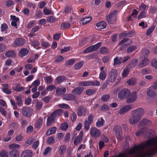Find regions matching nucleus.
<instances>
[{"mask_svg": "<svg viewBox=\"0 0 157 157\" xmlns=\"http://www.w3.org/2000/svg\"><path fill=\"white\" fill-rule=\"evenodd\" d=\"M140 124L141 125H150L151 124V122L147 119H144L141 121Z\"/></svg>", "mask_w": 157, "mask_h": 157, "instance_id": "obj_32", "label": "nucleus"}, {"mask_svg": "<svg viewBox=\"0 0 157 157\" xmlns=\"http://www.w3.org/2000/svg\"><path fill=\"white\" fill-rule=\"evenodd\" d=\"M68 127V125L66 123H64L61 124L60 128L63 130H67Z\"/></svg>", "mask_w": 157, "mask_h": 157, "instance_id": "obj_56", "label": "nucleus"}, {"mask_svg": "<svg viewBox=\"0 0 157 157\" xmlns=\"http://www.w3.org/2000/svg\"><path fill=\"white\" fill-rule=\"evenodd\" d=\"M63 59L64 58L62 56H59L57 57L56 59L55 60V61L56 62L60 63L61 62Z\"/></svg>", "mask_w": 157, "mask_h": 157, "instance_id": "obj_62", "label": "nucleus"}, {"mask_svg": "<svg viewBox=\"0 0 157 157\" xmlns=\"http://www.w3.org/2000/svg\"><path fill=\"white\" fill-rule=\"evenodd\" d=\"M66 147L64 145H62L59 148V152L60 155H63L65 152L66 150Z\"/></svg>", "mask_w": 157, "mask_h": 157, "instance_id": "obj_44", "label": "nucleus"}, {"mask_svg": "<svg viewBox=\"0 0 157 157\" xmlns=\"http://www.w3.org/2000/svg\"><path fill=\"white\" fill-rule=\"evenodd\" d=\"M137 49V47L135 45H132L128 48L127 50V52L128 53H130L133 52Z\"/></svg>", "mask_w": 157, "mask_h": 157, "instance_id": "obj_33", "label": "nucleus"}, {"mask_svg": "<svg viewBox=\"0 0 157 157\" xmlns=\"http://www.w3.org/2000/svg\"><path fill=\"white\" fill-rule=\"evenodd\" d=\"M96 92V90L94 89H87L86 92V95L90 96L94 94Z\"/></svg>", "mask_w": 157, "mask_h": 157, "instance_id": "obj_34", "label": "nucleus"}, {"mask_svg": "<svg viewBox=\"0 0 157 157\" xmlns=\"http://www.w3.org/2000/svg\"><path fill=\"white\" fill-rule=\"evenodd\" d=\"M77 115L78 116H85L88 113V110L82 106H80L78 108L77 110Z\"/></svg>", "mask_w": 157, "mask_h": 157, "instance_id": "obj_11", "label": "nucleus"}, {"mask_svg": "<svg viewBox=\"0 0 157 157\" xmlns=\"http://www.w3.org/2000/svg\"><path fill=\"white\" fill-rule=\"evenodd\" d=\"M100 52L101 54H106L108 52L107 49L105 47H102L100 49Z\"/></svg>", "mask_w": 157, "mask_h": 157, "instance_id": "obj_57", "label": "nucleus"}, {"mask_svg": "<svg viewBox=\"0 0 157 157\" xmlns=\"http://www.w3.org/2000/svg\"><path fill=\"white\" fill-rule=\"evenodd\" d=\"M110 98V95L109 94L103 95L101 97V99L102 101L105 102L109 100Z\"/></svg>", "mask_w": 157, "mask_h": 157, "instance_id": "obj_43", "label": "nucleus"}, {"mask_svg": "<svg viewBox=\"0 0 157 157\" xmlns=\"http://www.w3.org/2000/svg\"><path fill=\"white\" fill-rule=\"evenodd\" d=\"M154 90L151 88V87H149L147 92V95L151 98L154 97L156 95V93Z\"/></svg>", "mask_w": 157, "mask_h": 157, "instance_id": "obj_18", "label": "nucleus"}, {"mask_svg": "<svg viewBox=\"0 0 157 157\" xmlns=\"http://www.w3.org/2000/svg\"><path fill=\"white\" fill-rule=\"evenodd\" d=\"M118 75L117 70L116 69L111 70L109 72L108 78L109 81L112 82H114L116 81Z\"/></svg>", "mask_w": 157, "mask_h": 157, "instance_id": "obj_4", "label": "nucleus"}, {"mask_svg": "<svg viewBox=\"0 0 157 157\" xmlns=\"http://www.w3.org/2000/svg\"><path fill=\"white\" fill-rule=\"evenodd\" d=\"M126 98L125 101L127 103H131L135 102L137 99L136 92H134L131 94L130 93V94Z\"/></svg>", "mask_w": 157, "mask_h": 157, "instance_id": "obj_10", "label": "nucleus"}, {"mask_svg": "<svg viewBox=\"0 0 157 157\" xmlns=\"http://www.w3.org/2000/svg\"><path fill=\"white\" fill-rule=\"evenodd\" d=\"M138 62V61L137 59H134L130 61L129 65L131 67H134L137 64Z\"/></svg>", "mask_w": 157, "mask_h": 157, "instance_id": "obj_38", "label": "nucleus"}, {"mask_svg": "<svg viewBox=\"0 0 157 157\" xmlns=\"http://www.w3.org/2000/svg\"><path fill=\"white\" fill-rule=\"evenodd\" d=\"M151 65L153 67L157 69V59L153 60L151 62Z\"/></svg>", "mask_w": 157, "mask_h": 157, "instance_id": "obj_64", "label": "nucleus"}, {"mask_svg": "<svg viewBox=\"0 0 157 157\" xmlns=\"http://www.w3.org/2000/svg\"><path fill=\"white\" fill-rule=\"evenodd\" d=\"M32 44L34 47L36 48L37 47L39 46V43L38 40H34L32 41Z\"/></svg>", "mask_w": 157, "mask_h": 157, "instance_id": "obj_60", "label": "nucleus"}, {"mask_svg": "<svg viewBox=\"0 0 157 157\" xmlns=\"http://www.w3.org/2000/svg\"><path fill=\"white\" fill-rule=\"evenodd\" d=\"M84 90V88L82 87L78 86L73 90L72 93L75 95H79L81 94Z\"/></svg>", "mask_w": 157, "mask_h": 157, "instance_id": "obj_19", "label": "nucleus"}, {"mask_svg": "<svg viewBox=\"0 0 157 157\" xmlns=\"http://www.w3.org/2000/svg\"><path fill=\"white\" fill-rule=\"evenodd\" d=\"M56 89V86L53 85H49L47 88L46 90L51 91Z\"/></svg>", "mask_w": 157, "mask_h": 157, "instance_id": "obj_55", "label": "nucleus"}, {"mask_svg": "<svg viewBox=\"0 0 157 157\" xmlns=\"http://www.w3.org/2000/svg\"><path fill=\"white\" fill-rule=\"evenodd\" d=\"M20 147V145L16 144H12L9 145L8 146V147L11 149H14L17 148H19Z\"/></svg>", "mask_w": 157, "mask_h": 157, "instance_id": "obj_50", "label": "nucleus"}, {"mask_svg": "<svg viewBox=\"0 0 157 157\" xmlns=\"http://www.w3.org/2000/svg\"><path fill=\"white\" fill-rule=\"evenodd\" d=\"M36 21H31L27 25V27L28 28H30L34 26L36 24Z\"/></svg>", "mask_w": 157, "mask_h": 157, "instance_id": "obj_61", "label": "nucleus"}, {"mask_svg": "<svg viewBox=\"0 0 157 157\" xmlns=\"http://www.w3.org/2000/svg\"><path fill=\"white\" fill-rule=\"evenodd\" d=\"M144 110L142 108H139L132 111L131 117L129 119V123L132 124L138 123L144 113Z\"/></svg>", "mask_w": 157, "mask_h": 157, "instance_id": "obj_2", "label": "nucleus"}, {"mask_svg": "<svg viewBox=\"0 0 157 157\" xmlns=\"http://www.w3.org/2000/svg\"><path fill=\"white\" fill-rule=\"evenodd\" d=\"M56 118L53 116H52V114H51L50 116L47 119V125L49 126L51 125L55 122V119Z\"/></svg>", "mask_w": 157, "mask_h": 157, "instance_id": "obj_25", "label": "nucleus"}, {"mask_svg": "<svg viewBox=\"0 0 157 157\" xmlns=\"http://www.w3.org/2000/svg\"><path fill=\"white\" fill-rule=\"evenodd\" d=\"M56 130V128L55 127H53L50 128L46 132L47 135H50L55 133Z\"/></svg>", "mask_w": 157, "mask_h": 157, "instance_id": "obj_29", "label": "nucleus"}, {"mask_svg": "<svg viewBox=\"0 0 157 157\" xmlns=\"http://www.w3.org/2000/svg\"><path fill=\"white\" fill-rule=\"evenodd\" d=\"M90 136L94 138H98L100 137L101 132L100 130L95 127H92L90 131Z\"/></svg>", "mask_w": 157, "mask_h": 157, "instance_id": "obj_6", "label": "nucleus"}, {"mask_svg": "<svg viewBox=\"0 0 157 157\" xmlns=\"http://www.w3.org/2000/svg\"><path fill=\"white\" fill-rule=\"evenodd\" d=\"M136 82V79L132 78L129 79L127 82V83L130 86H132L134 85Z\"/></svg>", "mask_w": 157, "mask_h": 157, "instance_id": "obj_40", "label": "nucleus"}, {"mask_svg": "<svg viewBox=\"0 0 157 157\" xmlns=\"http://www.w3.org/2000/svg\"><path fill=\"white\" fill-rule=\"evenodd\" d=\"M83 124L85 129L88 130L90 128V124L87 120L85 121H84Z\"/></svg>", "mask_w": 157, "mask_h": 157, "instance_id": "obj_52", "label": "nucleus"}, {"mask_svg": "<svg viewBox=\"0 0 157 157\" xmlns=\"http://www.w3.org/2000/svg\"><path fill=\"white\" fill-rule=\"evenodd\" d=\"M25 43V40L22 38H17L13 44V46L14 47H16L17 46H21L23 45Z\"/></svg>", "mask_w": 157, "mask_h": 157, "instance_id": "obj_13", "label": "nucleus"}, {"mask_svg": "<svg viewBox=\"0 0 157 157\" xmlns=\"http://www.w3.org/2000/svg\"><path fill=\"white\" fill-rule=\"evenodd\" d=\"M65 79V78L64 76H59L56 79L55 81V82L56 83L59 84L62 82Z\"/></svg>", "mask_w": 157, "mask_h": 157, "instance_id": "obj_36", "label": "nucleus"}, {"mask_svg": "<svg viewBox=\"0 0 157 157\" xmlns=\"http://www.w3.org/2000/svg\"><path fill=\"white\" fill-rule=\"evenodd\" d=\"M62 113V110L61 109H58L54 111L51 114L52 116L56 118L57 117L61 116Z\"/></svg>", "mask_w": 157, "mask_h": 157, "instance_id": "obj_21", "label": "nucleus"}, {"mask_svg": "<svg viewBox=\"0 0 157 157\" xmlns=\"http://www.w3.org/2000/svg\"><path fill=\"white\" fill-rule=\"evenodd\" d=\"M130 92L129 90L128 89H123L118 93V98L121 99H124L129 95Z\"/></svg>", "mask_w": 157, "mask_h": 157, "instance_id": "obj_5", "label": "nucleus"}, {"mask_svg": "<svg viewBox=\"0 0 157 157\" xmlns=\"http://www.w3.org/2000/svg\"><path fill=\"white\" fill-rule=\"evenodd\" d=\"M66 92V89L64 87H59L56 88V93L57 94L60 96L63 95Z\"/></svg>", "mask_w": 157, "mask_h": 157, "instance_id": "obj_16", "label": "nucleus"}, {"mask_svg": "<svg viewBox=\"0 0 157 157\" xmlns=\"http://www.w3.org/2000/svg\"><path fill=\"white\" fill-rule=\"evenodd\" d=\"M83 63V61L78 62L74 65V67L76 69H79L82 67Z\"/></svg>", "mask_w": 157, "mask_h": 157, "instance_id": "obj_35", "label": "nucleus"}, {"mask_svg": "<svg viewBox=\"0 0 157 157\" xmlns=\"http://www.w3.org/2000/svg\"><path fill=\"white\" fill-rule=\"evenodd\" d=\"M79 85L83 86H91V81H85L81 82L79 83Z\"/></svg>", "mask_w": 157, "mask_h": 157, "instance_id": "obj_28", "label": "nucleus"}, {"mask_svg": "<svg viewBox=\"0 0 157 157\" xmlns=\"http://www.w3.org/2000/svg\"><path fill=\"white\" fill-rule=\"evenodd\" d=\"M28 50L25 48H23L19 52V55L21 57L25 56L28 53Z\"/></svg>", "mask_w": 157, "mask_h": 157, "instance_id": "obj_26", "label": "nucleus"}, {"mask_svg": "<svg viewBox=\"0 0 157 157\" xmlns=\"http://www.w3.org/2000/svg\"><path fill=\"white\" fill-rule=\"evenodd\" d=\"M5 56L8 57H12L15 56L16 54L13 50H10L6 52Z\"/></svg>", "mask_w": 157, "mask_h": 157, "instance_id": "obj_31", "label": "nucleus"}, {"mask_svg": "<svg viewBox=\"0 0 157 157\" xmlns=\"http://www.w3.org/2000/svg\"><path fill=\"white\" fill-rule=\"evenodd\" d=\"M83 135V132H81L79 135L75 138L74 141V144L75 145H77L81 142L82 139Z\"/></svg>", "mask_w": 157, "mask_h": 157, "instance_id": "obj_14", "label": "nucleus"}, {"mask_svg": "<svg viewBox=\"0 0 157 157\" xmlns=\"http://www.w3.org/2000/svg\"><path fill=\"white\" fill-rule=\"evenodd\" d=\"M58 106L60 108L65 109H68L70 108V107H69L68 105L64 103L62 104H59L58 105Z\"/></svg>", "mask_w": 157, "mask_h": 157, "instance_id": "obj_59", "label": "nucleus"}, {"mask_svg": "<svg viewBox=\"0 0 157 157\" xmlns=\"http://www.w3.org/2000/svg\"><path fill=\"white\" fill-rule=\"evenodd\" d=\"M117 11L116 10L114 11L107 16L106 20L108 23L111 24H114L116 21V15Z\"/></svg>", "mask_w": 157, "mask_h": 157, "instance_id": "obj_3", "label": "nucleus"}, {"mask_svg": "<svg viewBox=\"0 0 157 157\" xmlns=\"http://www.w3.org/2000/svg\"><path fill=\"white\" fill-rule=\"evenodd\" d=\"M114 135L118 139H121L122 136V131L121 126L116 125L113 128Z\"/></svg>", "mask_w": 157, "mask_h": 157, "instance_id": "obj_8", "label": "nucleus"}, {"mask_svg": "<svg viewBox=\"0 0 157 157\" xmlns=\"http://www.w3.org/2000/svg\"><path fill=\"white\" fill-rule=\"evenodd\" d=\"M22 98L21 96H17L15 97L16 100L17 101L16 104L19 106H21L23 104Z\"/></svg>", "mask_w": 157, "mask_h": 157, "instance_id": "obj_23", "label": "nucleus"}, {"mask_svg": "<svg viewBox=\"0 0 157 157\" xmlns=\"http://www.w3.org/2000/svg\"><path fill=\"white\" fill-rule=\"evenodd\" d=\"M106 26L105 23L103 21H101L96 24V29L98 30H100L105 28Z\"/></svg>", "mask_w": 157, "mask_h": 157, "instance_id": "obj_17", "label": "nucleus"}, {"mask_svg": "<svg viewBox=\"0 0 157 157\" xmlns=\"http://www.w3.org/2000/svg\"><path fill=\"white\" fill-rule=\"evenodd\" d=\"M33 113V110L29 107H24L22 109V114L24 116L30 117Z\"/></svg>", "mask_w": 157, "mask_h": 157, "instance_id": "obj_9", "label": "nucleus"}, {"mask_svg": "<svg viewBox=\"0 0 157 157\" xmlns=\"http://www.w3.org/2000/svg\"><path fill=\"white\" fill-rule=\"evenodd\" d=\"M13 89L17 92L22 91L24 90V88L22 86H16L13 88Z\"/></svg>", "mask_w": 157, "mask_h": 157, "instance_id": "obj_53", "label": "nucleus"}, {"mask_svg": "<svg viewBox=\"0 0 157 157\" xmlns=\"http://www.w3.org/2000/svg\"><path fill=\"white\" fill-rule=\"evenodd\" d=\"M148 59L147 58H145L140 62L138 65L140 68H142L146 66L148 64Z\"/></svg>", "mask_w": 157, "mask_h": 157, "instance_id": "obj_22", "label": "nucleus"}, {"mask_svg": "<svg viewBox=\"0 0 157 157\" xmlns=\"http://www.w3.org/2000/svg\"><path fill=\"white\" fill-rule=\"evenodd\" d=\"M149 12L151 13H154L157 11V6H151L149 10Z\"/></svg>", "mask_w": 157, "mask_h": 157, "instance_id": "obj_45", "label": "nucleus"}, {"mask_svg": "<svg viewBox=\"0 0 157 157\" xmlns=\"http://www.w3.org/2000/svg\"><path fill=\"white\" fill-rule=\"evenodd\" d=\"M101 43L99 42L96 44L91 46L86 49L83 52L84 53H87L89 52H92L96 50L101 45Z\"/></svg>", "mask_w": 157, "mask_h": 157, "instance_id": "obj_7", "label": "nucleus"}, {"mask_svg": "<svg viewBox=\"0 0 157 157\" xmlns=\"http://www.w3.org/2000/svg\"><path fill=\"white\" fill-rule=\"evenodd\" d=\"M63 98L65 100L68 101H71L76 99V97L74 95L70 94H66L64 95Z\"/></svg>", "mask_w": 157, "mask_h": 157, "instance_id": "obj_24", "label": "nucleus"}, {"mask_svg": "<svg viewBox=\"0 0 157 157\" xmlns=\"http://www.w3.org/2000/svg\"><path fill=\"white\" fill-rule=\"evenodd\" d=\"M71 7L70 6H67L65 8L64 12L65 13H68L69 12H71Z\"/></svg>", "mask_w": 157, "mask_h": 157, "instance_id": "obj_63", "label": "nucleus"}, {"mask_svg": "<svg viewBox=\"0 0 157 157\" xmlns=\"http://www.w3.org/2000/svg\"><path fill=\"white\" fill-rule=\"evenodd\" d=\"M33 153L31 150H27L23 151L21 154V157H32Z\"/></svg>", "mask_w": 157, "mask_h": 157, "instance_id": "obj_15", "label": "nucleus"}, {"mask_svg": "<svg viewBox=\"0 0 157 157\" xmlns=\"http://www.w3.org/2000/svg\"><path fill=\"white\" fill-rule=\"evenodd\" d=\"M47 143L51 144L55 143V139L53 136H51L48 138L47 141Z\"/></svg>", "mask_w": 157, "mask_h": 157, "instance_id": "obj_47", "label": "nucleus"}, {"mask_svg": "<svg viewBox=\"0 0 157 157\" xmlns=\"http://www.w3.org/2000/svg\"><path fill=\"white\" fill-rule=\"evenodd\" d=\"M92 18L90 17H88L84 18H82L81 21L82 22V23L83 25H85L89 23L91 20Z\"/></svg>", "mask_w": 157, "mask_h": 157, "instance_id": "obj_27", "label": "nucleus"}, {"mask_svg": "<svg viewBox=\"0 0 157 157\" xmlns=\"http://www.w3.org/2000/svg\"><path fill=\"white\" fill-rule=\"evenodd\" d=\"M147 131V130L146 128H143L137 131L136 133V135L137 136H139L143 133L146 132Z\"/></svg>", "mask_w": 157, "mask_h": 157, "instance_id": "obj_37", "label": "nucleus"}, {"mask_svg": "<svg viewBox=\"0 0 157 157\" xmlns=\"http://www.w3.org/2000/svg\"><path fill=\"white\" fill-rule=\"evenodd\" d=\"M130 71V69L128 67H126L124 68L122 73V77H126L128 75L129 72Z\"/></svg>", "mask_w": 157, "mask_h": 157, "instance_id": "obj_30", "label": "nucleus"}, {"mask_svg": "<svg viewBox=\"0 0 157 157\" xmlns=\"http://www.w3.org/2000/svg\"><path fill=\"white\" fill-rule=\"evenodd\" d=\"M71 26V24L69 22H64L61 25V29H66Z\"/></svg>", "mask_w": 157, "mask_h": 157, "instance_id": "obj_39", "label": "nucleus"}, {"mask_svg": "<svg viewBox=\"0 0 157 157\" xmlns=\"http://www.w3.org/2000/svg\"><path fill=\"white\" fill-rule=\"evenodd\" d=\"M106 77V72H101L99 74V78L101 80H104L105 79Z\"/></svg>", "mask_w": 157, "mask_h": 157, "instance_id": "obj_46", "label": "nucleus"}, {"mask_svg": "<svg viewBox=\"0 0 157 157\" xmlns=\"http://www.w3.org/2000/svg\"><path fill=\"white\" fill-rule=\"evenodd\" d=\"M44 80L47 84H50L52 82V78L49 76H46L44 78Z\"/></svg>", "mask_w": 157, "mask_h": 157, "instance_id": "obj_51", "label": "nucleus"}, {"mask_svg": "<svg viewBox=\"0 0 157 157\" xmlns=\"http://www.w3.org/2000/svg\"><path fill=\"white\" fill-rule=\"evenodd\" d=\"M19 152L15 149L11 150L10 152V157H19Z\"/></svg>", "mask_w": 157, "mask_h": 157, "instance_id": "obj_20", "label": "nucleus"}, {"mask_svg": "<svg viewBox=\"0 0 157 157\" xmlns=\"http://www.w3.org/2000/svg\"><path fill=\"white\" fill-rule=\"evenodd\" d=\"M132 106L131 105H125L121 108L118 111V113L120 115H122L131 110Z\"/></svg>", "mask_w": 157, "mask_h": 157, "instance_id": "obj_12", "label": "nucleus"}, {"mask_svg": "<svg viewBox=\"0 0 157 157\" xmlns=\"http://www.w3.org/2000/svg\"><path fill=\"white\" fill-rule=\"evenodd\" d=\"M74 63V60L73 59H71L66 61L65 62V64L67 66L72 65Z\"/></svg>", "mask_w": 157, "mask_h": 157, "instance_id": "obj_58", "label": "nucleus"}, {"mask_svg": "<svg viewBox=\"0 0 157 157\" xmlns=\"http://www.w3.org/2000/svg\"><path fill=\"white\" fill-rule=\"evenodd\" d=\"M104 121L102 118H101L100 120L99 119L96 122V125L97 127H100L101 126L103 125L104 123Z\"/></svg>", "mask_w": 157, "mask_h": 157, "instance_id": "obj_42", "label": "nucleus"}, {"mask_svg": "<svg viewBox=\"0 0 157 157\" xmlns=\"http://www.w3.org/2000/svg\"><path fill=\"white\" fill-rule=\"evenodd\" d=\"M155 28V27L154 25L151 26L147 31L146 32V35L147 36L149 35L153 31Z\"/></svg>", "mask_w": 157, "mask_h": 157, "instance_id": "obj_49", "label": "nucleus"}, {"mask_svg": "<svg viewBox=\"0 0 157 157\" xmlns=\"http://www.w3.org/2000/svg\"><path fill=\"white\" fill-rule=\"evenodd\" d=\"M43 123V119L42 118H39L38 119L36 124H35V127L36 128H39L42 124Z\"/></svg>", "mask_w": 157, "mask_h": 157, "instance_id": "obj_41", "label": "nucleus"}, {"mask_svg": "<svg viewBox=\"0 0 157 157\" xmlns=\"http://www.w3.org/2000/svg\"><path fill=\"white\" fill-rule=\"evenodd\" d=\"M157 152V136L145 143L135 145L129 149L128 154L134 157H150Z\"/></svg>", "mask_w": 157, "mask_h": 157, "instance_id": "obj_1", "label": "nucleus"}, {"mask_svg": "<svg viewBox=\"0 0 157 157\" xmlns=\"http://www.w3.org/2000/svg\"><path fill=\"white\" fill-rule=\"evenodd\" d=\"M0 155L1 157H8V154L7 151L4 150H1Z\"/></svg>", "mask_w": 157, "mask_h": 157, "instance_id": "obj_54", "label": "nucleus"}, {"mask_svg": "<svg viewBox=\"0 0 157 157\" xmlns=\"http://www.w3.org/2000/svg\"><path fill=\"white\" fill-rule=\"evenodd\" d=\"M150 53L149 50L147 49H144L142 52V54L144 57L147 56Z\"/></svg>", "mask_w": 157, "mask_h": 157, "instance_id": "obj_48", "label": "nucleus"}]
</instances>
